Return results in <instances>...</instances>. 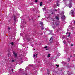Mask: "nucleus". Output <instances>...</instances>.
<instances>
[{
    "label": "nucleus",
    "mask_w": 75,
    "mask_h": 75,
    "mask_svg": "<svg viewBox=\"0 0 75 75\" xmlns=\"http://www.w3.org/2000/svg\"><path fill=\"white\" fill-rule=\"evenodd\" d=\"M11 45H14V43L13 42H12L11 43Z\"/></svg>",
    "instance_id": "obj_17"
},
{
    "label": "nucleus",
    "mask_w": 75,
    "mask_h": 75,
    "mask_svg": "<svg viewBox=\"0 0 75 75\" xmlns=\"http://www.w3.org/2000/svg\"><path fill=\"white\" fill-rule=\"evenodd\" d=\"M8 55H9V54H8Z\"/></svg>",
    "instance_id": "obj_35"
},
{
    "label": "nucleus",
    "mask_w": 75,
    "mask_h": 75,
    "mask_svg": "<svg viewBox=\"0 0 75 75\" xmlns=\"http://www.w3.org/2000/svg\"><path fill=\"white\" fill-rule=\"evenodd\" d=\"M72 0H70V1H72Z\"/></svg>",
    "instance_id": "obj_34"
},
{
    "label": "nucleus",
    "mask_w": 75,
    "mask_h": 75,
    "mask_svg": "<svg viewBox=\"0 0 75 75\" xmlns=\"http://www.w3.org/2000/svg\"><path fill=\"white\" fill-rule=\"evenodd\" d=\"M55 18L56 19V20H59V17H58V16L56 17Z\"/></svg>",
    "instance_id": "obj_10"
},
{
    "label": "nucleus",
    "mask_w": 75,
    "mask_h": 75,
    "mask_svg": "<svg viewBox=\"0 0 75 75\" xmlns=\"http://www.w3.org/2000/svg\"><path fill=\"white\" fill-rule=\"evenodd\" d=\"M39 17H40V16H38Z\"/></svg>",
    "instance_id": "obj_39"
},
{
    "label": "nucleus",
    "mask_w": 75,
    "mask_h": 75,
    "mask_svg": "<svg viewBox=\"0 0 75 75\" xmlns=\"http://www.w3.org/2000/svg\"><path fill=\"white\" fill-rule=\"evenodd\" d=\"M62 18H65V16L64 15L61 17Z\"/></svg>",
    "instance_id": "obj_11"
},
{
    "label": "nucleus",
    "mask_w": 75,
    "mask_h": 75,
    "mask_svg": "<svg viewBox=\"0 0 75 75\" xmlns=\"http://www.w3.org/2000/svg\"><path fill=\"white\" fill-rule=\"evenodd\" d=\"M11 61H12V62H14L15 60H14L13 59V60H12Z\"/></svg>",
    "instance_id": "obj_19"
},
{
    "label": "nucleus",
    "mask_w": 75,
    "mask_h": 75,
    "mask_svg": "<svg viewBox=\"0 0 75 75\" xmlns=\"http://www.w3.org/2000/svg\"><path fill=\"white\" fill-rule=\"evenodd\" d=\"M38 2V0H35V3H37V2Z\"/></svg>",
    "instance_id": "obj_18"
},
{
    "label": "nucleus",
    "mask_w": 75,
    "mask_h": 75,
    "mask_svg": "<svg viewBox=\"0 0 75 75\" xmlns=\"http://www.w3.org/2000/svg\"><path fill=\"white\" fill-rule=\"evenodd\" d=\"M36 62H38V63H40V62H38V60H36V61H35L34 62L35 63Z\"/></svg>",
    "instance_id": "obj_15"
},
{
    "label": "nucleus",
    "mask_w": 75,
    "mask_h": 75,
    "mask_svg": "<svg viewBox=\"0 0 75 75\" xmlns=\"http://www.w3.org/2000/svg\"><path fill=\"white\" fill-rule=\"evenodd\" d=\"M52 40H53V38H52V37L50 40V41H51L50 43L51 44H52Z\"/></svg>",
    "instance_id": "obj_2"
},
{
    "label": "nucleus",
    "mask_w": 75,
    "mask_h": 75,
    "mask_svg": "<svg viewBox=\"0 0 75 75\" xmlns=\"http://www.w3.org/2000/svg\"><path fill=\"white\" fill-rule=\"evenodd\" d=\"M64 14V13H63V14Z\"/></svg>",
    "instance_id": "obj_37"
},
{
    "label": "nucleus",
    "mask_w": 75,
    "mask_h": 75,
    "mask_svg": "<svg viewBox=\"0 0 75 75\" xmlns=\"http://www.w3.org/2000/svg\"><path fill=\"white\" fill-rule=\"evenodd\" d=\"M57 1L58 2H59V1H60V0H57Z\"/></svg>",
    "instance_id": "obj_20"
},
{
    "label": "nucleus",
    "mask_w": 75,
    "mask_h": 75,
    "mask_svg": "<svg viewBox=\"0 0 75 75\" xmlns=\"http://www.w3.org/2000/svg\"><path fill=\"white\" fill-rule=\"evenodd\" d=\"M51 14H53V13H52Z\"/></svg>",
    "instance_id": "obj_30"
},
{
    "label": "nucleus",
    "mask_w": 75,
    "mask_h": 75,
    "mask_svg": "<svg viewBox=\"0 0 75 75\" xmlns=\"http://www.w3.org/2000/svg\"><path fill=\"white\" fill-rule=\"evenodd\" d=\"M8 30H10V27H8Z\"/></svg>",
    "instance_id": "obj_25"
},
{
    "label": "nucleus",
    "mask_w": 75,
    "mask_h": 75,
    "mask_svg": "<svg viewBox=\"0 0 75 75\" xmlns=\"http://www.w3.org/2000/svg\"><path fill=\"white\" fill-rule=\"evenodd\" d=\"M42 30H44V28L43 27H42Z\"/></svg>",
    "instance_id": "obj_26"
},
{
    "label": "nucleus",
    "mask_w": 75,
    "mask_h": 75,
    "mask_svg": "<svg viewBox=\"0 0 75 75\" xmlns=\"http://www.w3.org/2000/svg\"><path fill=\"white\" fill-rule=\"evenodd\" d=\"M67 31H69V30H67Z\"/></svg>",
    "instance_id": "obj_33"
},
{
    "label": "nucleus",
    "mask_w": 75,
    "mask_h": 75,
    "mask_svg": "<svg viewBox=\"0 0 75 75\" xmlns=\"http://www.w3.org/2000/svg\"><path fill=\"white\" fill-rule=\"evenodd\" d=\"M12 72H13V69H12Z\"/></svg>",
    "instance_id": "obj_31"
},
{
    "label": "nucleus",
    "mask_w": 75,
    "mask_h": 75,
    "mask_svg": "<svg viewBox=\"0 0 75 75\" xmlns=\"http://www.w3.org/2000/svg\"><path fill=\"white\" fill-rule=\"evenodd\" d=\"M42 5V2H40V6H41Z\"/></svg>",
    "instance_id": "obj_16"
},
{
    "label": "nucleus",
    "mask_w": 75,
    "mask_h": 75,
    "mask_svg": "<svg viewBox=\"0 0 75 75\" xmlns=\"http://www.w3.org/2000/svg\"><path fill=\"white\" fill-rule=\"evenodd\" d=\"M8 57H9V56H8Z\"/></svg>",
    "instance_id": "obj_38"
},
{
    "label": "nucleus",
    "mask_w": 75,
    "mask_h": 75,
    "mask_svg": "<svg viewBox=\"0 0 75 75\" xmlns=\"http://www.w3.org/2000/svg\"><path fill=\"white\" fill-rule=\"evenodd\" d=\"M59 21L57 22L56 23V26H58V25H59Z\"/></svg>",
    "instance_id": "obj_3"
},
{
    "label": "nucleus",
    "mask_w": 75,
    "mask_h": 75,
    "mask_svg": "<svg viewBox=\"0 0 75 75\" xmlns=\"http://www.w3.org/2000/svg\"><path fill=\"white\" fill-rule=\"evenodd\" d=\"M56 65V66H57V67H56V68H58V65Z\"/></svg>",
    "instance_id": "obj_27"
},
{
    "label": "nucleus",
    "mask_w": 75,
    "mask_h": 75,
    "mask_svg": "<svg viewBox=\"0 0 75 75\" xmlns=\"http://www.w3.org/2000/svg\"><path fill=\"white\" fill-rule=\"evenodd\" d=\"M70 57H72V56H71Z\"/></svg>",
    "instance_id": "obj_40"
},
{
    "label": "nucleus",
    "mask_w": 75,
    "mask_h": 75,
    "mask_svg": "<svg viewBox=\"0 0 75 75\" xmlns=\"http://www.w3.org/2000/svg\"><path fill=\"white\" fill-rule=\"evenodd\" d=\"M45 9H46V8H43V11H44V10H45Z\"/></svg>",
    "instance_id": "obj_21"
},
{
    "label": "nucleus",
    "mask_w": 75,
    "mask_h": 75,
    "mask_svg": "<svg viewBox=\"0 0 75 75\" xmlns=\"http://www.w3.org/2000/svg\"><path fill=\"white\" fill-rule=\"evenodd\" d=\"M48 55L47 56L48 57H50V54H48Z\"/></svg>",
    "instance_id": "obj_22"
},
{
    "label": "nucleus",
    "mask_w": 75,
    "mask_h": 75,
    "mask_svg": "<svg viewBox=\"0 0 75 75\" xmlns=\"http://www.w3.org/2000/svg\"><path fill=\"white\" fill-rule=\"evenodd\" d=\"M66 34H68V37H69V36H70V34H71V33H70L69 32H67L66 33Z\"/></svg>",
    "instance_id": "obj_5"
},
{
    "label": "nucleus",
    "mask_w": 75,
    "mask_h": 75,
    "mask_svg": "<svg viewBox=\"0 0 75 75\" xmlns=\"http://www.w3.org/2000/svg\"><path fill=\"white\" fill-rule=\"evenodd\" d=\"M14 54V55L15 56V57H17V54L16 53H13Z\"/></svg>",
    "instance_id": "obj_8"
},
{
    "label": "nucleus",
    "mask_w": 75,
    "mask_h": 75,
    "mask_svg": "<svg viewBox=\"0 0 75 75\" xmlns=\"http://www.w3.org/2000/svg\"><path fill=\"white\" fill-rule=\"evenodd\" d=\"M63 2L65 4V3L67 2V1L65 0H64L63 1Z\"/></svg>",
    "instance_id": "obj_14"
},
{
    "label": "nucleus",
    "mask_w": 75,
    "mask_h": 75,
    "mask_svg": "<svg viewBox=\"0 0 75 75\" xmlns=\"http://www.w3.org/2000/svg\"><path fill=\"white\" fill-rule=\"evenodd\" d=\"M66 6H67V5H66Z\"/></svg>",
    "instance_id": "obj_32"
},
{
    "label": "nucleus",
    "mask_w": 75,
    "mask_h": 75,
    "mask_svg": "<svg viewBox=\"0 0 75 75\" xmlns=\"http://www.w3.org/2000/svg\"><path fill=\"white\" fill-rule=\"evenodd\" d=\"M59 4L58 3H57V6H58V7H59Z\"/></svg>",
    "instance_id": "obj_12"
},
{
    "label": "nucleus",
    "mask_w": 75,
    "mask_h": 75,
    "mask_svg": "<svg viewBox=\"0 0 75 75\" xmlns=\"http://www.w3.org/2000/svg\"><path fill=\"white\" fill-rule=\"evenodd\" d=\"M58 10H59V9H58Z\"/></svg>",
    "instance_id": "obj_36"
},
{
    "label": "nucleus",
    "mask_w": 75,
    "mask_h": 75,
    "mask_svg": "<svg viewBox=\"0 0 75 75\" xmlns=\"http://www.w3.org/2000/svg\"><path fill=\"white\" fill-rule=\"evenodd\" d=\"M63 43L64 44H65V41H63Z\"/></svg>",
    "instance_id": "obj_24"
},
{
    "label": "nucleus",
    "mask_w": 75,
    "mask_h": 75,
    "mask_svg": "<svg viewBox=\"0 0 75 75\" xmlns=\"http://www.w3.org/2000/svg\"><path fill=\"white\" fill-rule=\"evenodd\" d=\"M70 59H69V58H68V61H69Z\"/></svg>",
    "instance_id": "obj_23"
},
{
    "label": "nucleus",
    "mask_w": 75,
    "mask_h": 75,
    "mask_svg": "<svg viewBox=\"0 0 75 75\" xmlns=\"http://www.w3.org/2000/svg\"><path fill=\"white\" fill-rule=\"evenodd\" d=\"M37 54L36 55H35V54H33V58H37Z\"/></svg>",
    "instance_id": "obj_7"
},
{
    "label": "nucleus",
    "mask_w": 75,
    "mask_h": 75,
    "mask_svg": "<svg viewBox=\"0 0 75 75\" xmlns=\"http://www.w3.org/2000/svg\"><path fill=\"white\" fill-rule=\"evenodd\" d=\"M40 24L41 25H43V22H40Z\"/></svg>",
    "instance_id": "obj_13"
},
{
    "label": "nucleus",
    "mask_w": 75,
    "mask_h": 75,
    "mask_svg": "<svg viewBox=\"0 0 75 75\" xmlns=\"http://www.w3.org/2000/svg\"><path fill=\"white\" fill-rule=\"evenodd\" d=\"M68 6L69 8H71V7H72V4L70 3L69 4L68 6Z\"/></svg>",
    "instance_id": "obj_1"
},
{
    "label": "nucleus",
    "mask_w": 75,
    "mask_h": 75,
    "mask_svg": "<svg viewBox=\"0 0 75 75\" xmlns=\"http://www.w3.org/2000/svg\"><path fill=\"white\" fill-rule=\"evenodd\" d=\"M25 75H27V74H25Z\"/></svg>",
    "instance_id": "obj_41"
},
{
    "label": "nucleus",
    "mask_w": 75,
    "mask_h": 75,
    "mask_svg": "<svg viewBox=\"0 0 75 75\" xmlns=\"http://www.w3.org/2000/svg\"><path fill=\"white\" fill-rule=\"evenodd\" d=\"M71 13H72V15H73L74 16V14H75V12H74V11L73 10H71Z\"/></svg>",
    "instance_id": "obj_6"
},
{
    "label": "nucleus",
    "mask_w": 75,
    "mask_h": 75,
    "mask_svg": "<svg viewBox=\"0 0 75 75\" xmlns=\"http://www.w3.org/2000/svg\"><path fill=\"white\" fill-rule=\"evenodd\" d=\"M60 55H61V54H60V53L59 54V55H58V56H60Z\"/></svg>",
    "instance_id": "obj_28"
},
{
    "label": "nucleus",
    "mask_w": 75,
    "mask_h": 75,
    "mask_svg": "<svg viewBox=\"0 0 75 75\" xmlns=\"http://www.w3.org/2000/svg\"><path fill=\"white\" fill-rule=\"evenodd\" d=\"M44 48L46 49V50H48V47L47 46H46L44 47Z\"/></svg>",
    "instance_id": "obj_4"
},
{
    "label": "nucleus",
    "mask_w": 75,
    "mask_h": 75,
    "mask_svg": "<svg viewBox=\"0 0 75 75\" xmlns=\"http://www.w3.org/2000/svg\"><path fill=\"white\" fill-rule=\"evenodd\" d=\"M14 20L15 21H17L18 20L17 18L16 17H14Z\"/></svg>",
    "instance_id": "obj_9"
},
{
    "label": "nucleus",
    "mask_w": 75,
    "mask_h": 75,
    "mask_svg": "<svg viewBox=\"0 0 75 75\" xmlns=\"http://www.w3.org/2000/svg\"><path fill=\"white\" fill-rule=\"evenodd\" d=\"M71 46H73V44H71Z\"/></svg>",
    "instance_id": "obj_29"
}]
</instances>
